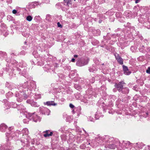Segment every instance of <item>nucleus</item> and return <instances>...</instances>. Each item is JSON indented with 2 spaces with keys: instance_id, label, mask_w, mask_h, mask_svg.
Returning a JSON list of instances; mask_svg holds the SVG:
<instances>
[{
  "instance_id": "nucleus-1",
  "label": "nucleus",
  "mask_w": 150,
  "mask_h": 150,
  "mask_svg": "<svg viewBox=\"0 0 150 150\" xmlns=\"http://www.w3.org/2000/svg\"><path fill=\"white\" fill-rule=\"evenodd\" d=\"M88 61L87 60L78 61L76 63V65L81 67L87 64Z\"/></svg>"
},
{
  "instance_id": "nucleus-2",
  "label": "nucleus",
  "mask_w": 150,
  "mask_h": 150,
  "mask_svg": "<svg viewBox=\"0 0 150 150\" xmlns=\"http://www.w3.org/2000/svg\"><path fill=\"white\" fill-rule=\"evenodd\" d=\"M123 68L124 71V73L125 74L128 75L130 74V72L129 71V70L127 67L125 66H123Z\"/></svg>"
},
{
  "instance_id": "nucleus-3",
  "label": "nucleus",
  "mask_w": 150,
  "mask_h": 150,
  "mask_svg": "<svg viewBox=\"0 0 150 150\" xmlns=\"http://www.w3.org/2000/svg\"><path fill=\"white\" fill-rule=\"evenodd\" d=\"M115 57L116 59L117 60L118 62H119L120 64H122L123 63V60L118 54L117 55H115Z\"/></svg>"
},
{
  "instance_id": "nucleus-4",
  "label": "nucleus",
  "mask_w": 150,
  "mask_h": 150,
  "mask_svg": "<svg viewBox=\"0 0 150 150\" xmlns=\"http://www.w3.org/2000/svg\"><path fill=\"white\" fill-rule=\"evenodd\" d=\"M7 128V126L5 124H2L0 125V129L3 132L5 131Z\"/></svg>"
},
{
  "instance_id": "nucleus-5",
  "label": "nucleus",
  "mask_w": 150,
  "mask_h": 150,
  "mask_svg": "<svg viewBox=\"0 0 150 150\" xmlns=\"http://www.w3.org/2000/svg\"><path fill=\"white\" fill-rule=\"evenodd\" d=\"M124 83L123 82H120L118 84L116 85V87L118 88L119 90H120L123 87V84Z\"/></svg>"
},
{
  "instance_id": "nucleus-6",
  "label": "nucleus",
  "mask_w": 150,
  "mask_h": 150,
  "mask_svg": "<svg viewBox=\"0 0 150 150\" xmlns=\"http://www.w3.org/2000/svg\"><path fill=\"white\" fill-rule=\"evenodd\" d=\"M53 133L52 132L47 131L46 133L44 134V136L45 137H47L52 135Z\"/></svg>"
},
{
  "instance_id": "nucleus-7",
  "label": "nucleus",
  "mask_w": 150,
  "mask_h": 150,
  "mask_svg": "<svg viewBox=\"0 0 150 150\" xmlns=\"http://www.w3.org/2000/svg\"><path fill=\"white\" fill-rule=\"evenodd\" d=\"M45 104L48 105H56V104H55L53 101H48Z\"/></svg>"
},
{
  "instance_id": "nucleus-8",
  "label": "nucleus",
  "mask_w": 150,
  "mask_h": 150,
  "mask_svg": "<svg viewBox=\"0 0 150 150\" xmlns=\"http://www.w3.org/2000/svg\"><path fill=\"white\" fill-rule=\"evenodd\" d=\"M34 121L35 122H37L38 121H39L40 120V118L39 117L36 116L35 117H34L33 118Z\"/></svg>"
},
{
  "instance_id": "nucleus-9",
  "label": "nucleus",
  "mask_w": 150,
  "mask_h": 150,
  "mask_svg": "<svg viewBox=\"0 0 150 150\" xmlns=\"http://www.w3.org/2000/svg\"><path fill=\"white\" fill-rule=\"evenodd\" d=\"M22 133L25 134H27L28 133V131L27 129L25 128L22 130Z\"/></svg>"
},
{
  "instance_id": "nucleus-10",
  "label": "nucleus",
  "mask_w": 150,
  "mask_h": 150,
  "mask_svg": "<svg viewBox=\"0 0 150 150\" xmlns=\"http://www.w3.org/2000/svg\"><path fill=\"white\" fill-rule=\"evenodd\" d=\"M64 3L66 5H69L71 4V0H64Z\"/></svg>"
},
{
  "instance_id": "nucleus-11",
  "label": "nucleus",
  "mask_w": 150,
  "mask_h": 150,
  "mask_svg": "<svg viewBox=\"0 0 150 150\" xmlns=\"http://www.w3.org/2000/svg\"><path fill=\"white\" fill-rule=\"evenodd\" d=\"M32 19L33 18L30 16H28L26 18V20L29 21H31Z\"/></svg>"
},
{
  "instance_id": "nucleus-12",
  "label": "nucleus",
  "mask_w": 150,
  "mask_h": 150,
  "mask_svg": "<svg viewBox=\"0 0 150 150\" xmlns=\"http://www.w3.org/2000/svg\"><path fill=\"white\" fill-rule=\"evenodd\" d=\"M146 72L147 73L150 74V67H149L146 71Z\"/></svg>"
},
{
  "instance_id": "nucleus-13",
  "label": "nucleus",
  "mask_w": 150,
  "mask_h": 150,
  "mask_svg": "<svg viewBox=\"0 0 150 150\" xmlns=\"http://www.w3.org/2000/svg\"><path fill=\"white\" fill-rule=\"evenodd\" d=\"M31 105L35 106H37V104H36V103L35 102H33L32 103H31Z\"/></svg>"
},
{
  "instance_id": "nucleus-14",
  "label": "nucleus",
  "mask_w": 150,
  "mask_h": 150,
  "mask_svg": "<svg viewBox=\"0 0 150 150\" xmlns=\"http://www.w3.org/2000/svg\"><path fill=\"white\" fill-rule=\"evenodd\" d=\"M69 107L71 108H73L74 107V106L72 105V104H69Z\"/></svg>"
},
{
  "instance_id": "nucleus-15",
  "label": "nucleus",
  "mask_w": 150,
  "mask_h": 150,
  "mask_svg": "<svg viewBox=\"0 0 150 150\" xmlns=\"http://www.w3.org/2000/svg\"><path fill=\"white\" fill-rule=\"evenodd\" d=\"M57 24L58 25V26L59 27L62 28V25L60 24L59 22L57 23Z\"/></svg>"
},
{
  "instance_id": "nucleus-16",
  "label": "nucleus",
  "mask_w": 150,
  "mask_h": 150,
  "mask_svg": "<svg viewBox=\"0 0 150 150\" xmlns=\"http://www.w3.org/2000/svg\"><path fill=\"white\" fill-rule=\"evenodd\" d=\"M12 13L14 14H15L17 13V11L16 10H13L12 11Z\"/></svg>"
},
{
  "instance_id": "nucleus-17",
  "label": "nucleus",
  "mask_w": 150,
  "mask_h": 150,
  "mask_svg": "<svg viewBox=\"0 0 150 150\" xmlns=\"http://www.w3.org/2000/svg\"><path fill=\"white\" fill-rule=\"evenodd\" d=\"M1 150H7L6 149H5L4 147L2 146L0 148Z\"/></svg>"
},
{
  "instance_id": "nucleus-18",
  "label": "nucleus",
  "mask_w": 150,
  "mask_h": 150,
  "mask_svg": "<svg viewBox=\"0 0 150 150\" xmlns=\"http://www.w3.org/2000/svg\"><path fill=\"white\" fill-rule=\"evenodd\" d=\"M75 61V59H74V58H72V59H71V61L72 62H74Z\"/></svg>"
},
{
  "instance_id": "nucleus-19",
  "label": "nucleus",
  "mask_w": 150,
  "mask_h": 150,
  "mask_svg": "<svg viewBox=\"0 0 150 150\" xmlns=\"http://www.w3.org/2000/svg\"><path fill=\"white\" fill-rule=\"evenodd\" d=\"M139 0H136V1H135V3H137L139 2Z\"/></svg>"
},
{
  "instance_id": "nucleus-20",
  "label": "nucleus",
  "mask_w": 150,
  "mask_h": 150,
  "mask_svg": "<svg viewBox=\"0 0 150 150\" xmlns=\"http://www.w3.org/2000/svg\"><path fill=\"white\" fill-rule=\"evenodd\" d=\"M74 56L75 57H77V55H74Z\"/></svg>"
},
{
  "instance_id": "nucleus-21",
  "label": "nucleus",
  "mask_w": 150,
  "mask_h": 150,
  "mask_svg": "<svg viewBox=\"0 0 150 150\" xmlns=\"http://www.w3.org/2000/svg\"><path fill=\"white\" fill-rule=\"evenodd\" d=\"M12 1V0H10V2H11Z\"/></svg>"
},
{
  "instance_id": "nucleus-22",
  "label": "nucleus",
  "mask_w": 150,
  "mask_h": 150,
  "mask_svg": "<svg viewBox=\"0 0 150 150\" xmlns=\"http://www.w3.org/2000/svg\"><path fill=\"white\" fill-rule=\"evenodd\" d=\"M49 16V15H47V16Z\"/></svg>"
}]
</instances>
